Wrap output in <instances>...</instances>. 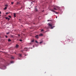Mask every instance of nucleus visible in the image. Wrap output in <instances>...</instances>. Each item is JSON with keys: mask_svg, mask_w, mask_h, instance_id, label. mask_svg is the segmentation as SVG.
<instances>
[{"mask_svg": "<svg viewBox=\"0 0 76 76\" xmlns=\"http://www.w3.org/2000/svg\"><path fill=\"white\" fill-rule=\"evenodd\" d=\"M9 33H10V32H8V33H7V34H9Z\"/></svg>", "mask_w": 76, "mask_h": 76, "instance_id": "4be33fe9", "label": "nucleus"}, {"mask_svg": "<svg viewBox=\"0 0 76 76\" xmlns=\"http://www.w3.org/2000/svg\"><path fill=\"white\" fill-rule=\"evenodd\" d=\"M15 54H16V53H15Z\"/></svg>", "mask_w": 76, "mask_h": 76, "instance_id": "4c0bfd02", "label": "nucleus"}, {"mask_svg": "<svg viewBox=\"0 0 76 76\" xmlns=\"http://www.w3.org/2000/svg\"><path fill=\"white\" fill-rule=\"evenodd\" d=\"M33 47H34V46H33Z\"/></svg>", "mask_w": 76, "mask_h": 76, "instance_id": "a19ab883", "label": "nucleus"}, {"mask_svg": "<svg viewBox=\"0 0 76 76\" xmlns=\"http://www.w3.org/2000/svg\"><path fill=\"white\" fill-rule=\"evenodd\" d=\"M25 56H26V55H25Z\"/></svg>", "mask_w": 76, "mask_h": 76, "instance_id": "79ce46f5", "label": "nucleus"}, {"mask_svg": "<svg viewBox=\"0 0 76 76\" xmlns=\"http://www.w3.org/2000/svg\"><path fill=\"white\" fill-rule=\"evenodd\" d=\"M32 3H33V2H31V4H32Z\"/></svg>", "mask_w": 76, "mask_h": 76, "instance_id": "72a5a7b5", "label": "nucleus"}, {"mask_svg": "<svg viewBox=\"0 0 76 76\" xmlns=\"http://www.w3.org/2000/svg\"><path fill=\"white\" fill-rule=\"evenodd\" d=\"M43 41H41L40 43L39 44H42V43H43Z\"/></svg>", "mask_w": 76, "mask_h": 76, "instance_id": "0eeeda50", "label": "nucleus"}, {"mask_svg": "<svg viewBox=\"0 0 76 76\" xmlns=\"http://www.w3.org/2000/svg\"><path fill=\"white\" fill-rule=\"evenodd\" d=\"M5 37H6V38H7V36H5Z\"/></svg>", "mask_w": 76, "mask_h": 76, "instance_id": "7c9ffc66", "label": "nucleus"}, {"mask_svg": "<svg viewBox=\"0 0 76 76\" xmlns=\"http://www.w3.org/2000/svg\"><path fill=\"white\" fill-rule=\"evenodd\" d=\"M20 41L21 42H22V40H21V39H20Z\"/></svg>", "mask_w": 76, "mask_h": 76, "instance_id": "bb28decb", "label": "nucleus"}, {"mask_svg": "<svg viewBox=\"0 0 76 76\" xmlns=\"http://www.w3.org/2000/svg\"><path fill=\"white\" fill-rule=\"evenodd\" d=\"M28 49V48H25L24 49V51H27Z\"/></svg>", "mask_w": 76, "mask_h": 76, "instance_id": "20e7f679", "label": "nucleus"}, {"mask_svg": "<svg viewBox=\"0 0 76 76\" xmlns=\"http://www.w3.org/2000/svg\"><path fill=\"white\" fill-rule=\"evenodd\" d=\"M20 9H19V10H20Z\"/></svg>", "mask_w": 76, "mask_h": 76, "instance_id": "58836bf2", "label": "nucleus"}, {"mask_svg": "<svg viewBox=\"0 0 76 76\" xmlns=\"http://www.w3.org/2000/svg\"><path fill=\"white\" fill-rule=\"evenodd\" d=\"M31 42H34V40L33 39L31 41Z\"/></svg>", "mask_w": 76, "mask_h": 76, "instance_id": "f3484780", "label": "nucleus"}, {"mask_svg": "<svg viewBox=\"0 0 76 76\" xmlns=\"http://www.w3.org/2000/svg\"><path fill=\"white\" fill-rule=\"evenodd\" d=\"M56 8H58V7L56 6Z\"/></svg>", "mask_w": 76, "mask_h": 76, "instance_id": "cd10ccee", "label": "nucleus"}, {"mask_svg": "<svg viewBox=\"0 0 76 76\" xmlns=\"http://www.w3.org/2000/svg\"><path fill=\"white\" fill-rule=\"evenodd\" d=\"M18 36H20V34H18Z\"/></svg>", "mask_w": 76, "mask_h": 76, "instance_id": "c85d7f7f", "label": "nucleus"}, {"mask_svg": "<svg viewBox=\"0 0 76 76\" xmlns=\"http://www.w3.org/2000/svg\"><path fill=\"white\" fill-rule=\"evenodd\" d=\"M5 18H6V19H8V18H8V17H6Z\"/></svg>", "mask_w": 76, "mask_h": 76, "instance_id": "412c9836", "label": "nucleus"}, {"mask_svg": "<svg viewBox=\"0 0 76 76\" xmlns=\"http://www.w3.org/2000/svg\"><path fill=\"white\" fill-rule=\"evenodd\" d=\"M51 11L52 12H55V13H56V14H58V12H56L54 10V9L51 10Z\"/></svg>", "mask_w": 76, "mask_h": 76, "instance_id": "f03ea898", "label": "nucleus"}, {"mask_svg": "<svg viewBox=\"0 0 76 76\" xmlns=\"http://www.w3.org/2000/svg\"><path fill=\"white\" fill-rule=\"evenodd\" d=\"M8 41H9V42H10V41H11V40L10 39H8Z\"/></svg>", "mask_w": 76, "mask_h": 76, "instance_id": "4468645a", "label": "nucleus"}, {"mask_svg": "<svg viewBox=\"0 0 76 76\" xmlns=\"http://www.w3.org/2000/svg\"><path fill=\"white\" fill-rule=\"evenodd\" d=\"M13 63V61H11V63Z\"/></svg>", "mask_w": 76, "mask_h": 76, "instance_id": "393cba45", "label": "nucleus"}, {"mask_svg": "<svg viewBox=\"0 0 76 76\" xmlns=\"http://www.w3.org/2000/svg\"><path fill=\"white\" fill-rule=\"evenodd\" d=\"M3 67H4V68H6V66H4L2 67V69H4V68H3Z\"/></svg>", "mask_w": 76, "mask_h": 76, "instance_id": "6e6552de", "label": "nucleus"}, {"mask_svg": "<svg viewBox=\"0 0 76 76\" xmlns=\"http://www.w3.org/2000/svg\"><path fill=\"white\" fill-rule=\"evenodd\" d=\"M22 54H19V56L20 57H22Z\"/></svg>", "mask_w": 76, "mask_h": 76, "instance_id": "1a4fd4ad", "label": "nucleus"}, {"mask_svg": "<svg viewBox=\"0 0 76 76\" xmlns=\"http://www.w3.org/2000/svg\"><path fill=\"white\" fill-rule=\"evenodd\" d=\"M54 9L55 10H57V9L56 8H54Z\"/></svg>", "mask_w": 76, "mask_h": 76, "instance_id": "a878e982", "label": "nucleus"}, {"mask_svg": "<svg viewBox=\"0 0 76 76\" xmlns=\"http://www.w3.org/2000/svg\"><path fill=\"white\" fill-rule=\"evenodd\" d=\"M15 47H16V48H19V45H16Z\"/></svg>", "mask_w": 76, "mask_h": 76, "instance_id": "39448f33", "label": "nucleus"}, {"mask_svg": "<svg viewBox=\"0 0 76 76\" xmlns=\"http://www.w3.org/2000/svg\"><path fill=\"white\" fill-rule=\"evenodd\" d=\"M36 42L37 43H38V42L37 40L36 41Z\"/></svg>", "mask_w": 76, "mask_h": 76, "instance_id": "b1692460", "label": "nucleus"}, {"mask_svg": "<svg viewBox=\"0 0 76 76\" xmlns=\"http://www.w3.org/2000/svg\"><path fill=\"white\" fill-rule=\"evenodd\" d=\"M6 14H9V13H8V12H7L6 13Z\"/></svg>", "mask_w": 76, "mask_h": 76, "instance_id": "c756f323", "label": "nucleus"}, {"mask_svg": "<svg viewBox=\"0 0 76 76\" xmlns=\"http://www.w3.org/2000/svg\"><path fill=\"white\" fill-rule=\"evenodd\" d=\"M41 31V32H43V31H44V30H43V29Z\"/></svg>", "mask_w": 76, "mask_h": 76, "instance_id": "6ab92c4d", "label": "nucleus"}, {"mask_svg": "<svg viewBox=\"0 0 76 76\" xmlns=\"http://www.w3.org/2000/svg\"><path fill=\"white\" fill-rule=\"evenodd\" d=\"M7 9V7H5L4 8V10H6Z\"/></svg>", "mask_w": 76, "mask_h": 76, "instance_id": "9b49d317", "label": "nucleus"}, {"mask_svg": "<svg viewBox=\"0 0 76 76\" xmlns=\"http://www.w3.org/2000/svg\"><path fill=\"white\" fill-rule=\"evenodd\" d=\"M22 7H21V8H20V9H22Z\"/></svg>", "mask_w": 76, "mask_h": 76, "instance_id": "e433bc0d", "label": "nucleus"}, {"mask_svg": "<svg viewBox=\"0 0 76 76\" xmlns=\"http://www.w3.org/2000/svg\"><path fill=\"white\" fill-rule=\"evenodd\" d=\"M39 35H37L35 36V38H39Z\"/></svg>", "mask_w": 76, "mask_h": 76, "instance_id": "7ed1b4c3", "label": "nucleus"}, {"mask_svg": "<svg viewBox=\"0 0 76 76\" xmlns=\"http://www.w3.org/2000/svg\"><path fill=\"white\" fill-rule=\"evenodd\" d=\"M0 16H1V15H0Z\"/></svg>", "mask_w": 76, "mask_h": 76, "instance_id": "ea45409f", "label": "nucleus"}, {"mask_svg": "<svg viewBox=\"0 0 76 76\" xmlns=\"http://www.w3.org/2000/svg\"><path fill=\"white\" fill-rule=\"evenodd\" d=\"M7 19H8V21L9 20H10V18H8Z\"/></svg>", "mask_w": 76, "mask_h": 76, "instance_id": "5701e85b", "label": "nucleus"}, {"mask_svg": "<svg viewBox=\"0 0 76 76\" xmlns=\"http://www.w3.org/2000/svg\"><path fill=\"white\" fill-rule=\"evenodd\" d=\"M11 58H12V59H14V57H11Z\"/></svg>", "mask_w": 76, "mask_h": 76, "instance_id": "aec40b11", "label": "nucleus"}, {"mask_svg": "<svg viewBox=\"0 0 76 76\" xmlns=\"http://www.w3.org/2000/svg\"><path fill=\"white\" fill-rule=\"evenodd\" d=\"M71 40H72V41H73V39H71Z\"/></svg>", "mask_w": 76, "mask_h": 76, "instance_id": "473e14b6", "label": "nucleus"}, {"mask_svg": "<svg viewBox=\"0 0 76 76\" xmlns=\"http://www.w3.org/2000/svg\"><path fill=\"white\" fill-rule=\"evenodd\" d=\"M35 10L36 12H37V11H38V10H37V8H36L35 9Z\"/></svg>", "mask_w": 76, "mask_h": 76, "instance_id": "ddd939ff", "label": "nucleus"}, {"mask_svg": "<svg viewBox=\"0 0 76 76\" xmlns=\"http://www.w3.org/2000/svg\"><path fill=\"white\" fill-rule=\"evenodd\" d=\"M21 51L22 53H23V50H21Z\"/></svg>", "mask_w": 76, "mask_h": 76, "instance_id": "2f4dec72", "label": "nucleus"}, {"mask_svg": "<svg viewBox=\"0 0 76 76\" xmlns=\"http://www.w3.org/2000/svg\"><path fill=\"white\" fill-rule=\"evenodd\" d=\"M56 19L57 18V16H56Z\"/></svg>", "mask_w": 76, "mask_h": 76, "instance_id": "f704fd0d", "label": "nucleus"}, {"mask_svg": "<svg viewBox=\"0 0 76 76\" xmlns=\"http://www.w3.org/2000/svg\"><path fill=\"white\" fill-rule=\"evenodd\" d=\"M49 21H51V20H48V22H49Z\"/></svg>", "mask_w": 76, "mask_h": 76, "instance_id": "2eb2a0df", "label": "nucleus"}, {"mask_svg": "<svg viewBox=\"0 0 76 76\" xmlns=\"http://www.w3.org/2000/svg\"><path fill=\"white\" fill-rule=\"evenodd\" d=\"M14 16L15 18H16V13H14Z\"/></svg>", "mask_w": 76, "mask_h": 76, "instance_id": "9d476101", "label": "nucleus"}, {"mask_svg": "<svg viewBox=\"0 0 76 76\" xmlns=\"http://www.w3.org/2000/svg\"><path fill=\"white\" fill-rule=\"evenodd\" d=\"M14 3V2H11L12 4H13Z\"/></svg>", "mask_w": 76, "mask_h": 76, "instance_id": "dca6fc26", "label": "nucleus"}, {"mask_svg": "<svg viewBox=\"0 0 76 76\" xmlns=\"http://www.w3.org/2000/svg\"><path fill=\"white\" fill-rule=\"evenodd\" d=\"M48 25L49 26H50V27H51V28H50V29H53L54 27H55V26L53 27V24L52 23H49Z\"/></svg>", "mask_w": 76, "mask_h": 76, "instance_id": "f257e3e1", "label": "nucleus"}, {"mask_svg": "<svg viewBox=\"0 0 76 76\" xmlns=\"http://www.w3.org/2000/svg\"><path fill=\"white\" fill-rule=\"evenodd\" d=\"M4 6H5L6 7H8V5L7 4H5Z\"/></svg>", "mask_w": 76, "mask_h": 76, "instance_id": "f8f14e48", "label": "nucleus"}, {"mask_svg": "<svg viewBox=\"0 0 76 76\" xmlns=\"http://www.w3.org/2000/svg\"><path fill=\"white\" fill-rule=\"evenodd\" d=\"M19 20H20V19H19Z\"/></svg>", "mask_w": 76, "mask_h": 76, "instance_id": "37998d69", "label": "nucleus"}, {"mask_svg": "<svg viewBox=\"0 0 76 76\" xmlns=\"http://www.w3.org/2000/svg\"><path fill=\"white\" fill-rule=\"evenodd\" d=\"M39 35L40 37H42L43 35V34H40Z\"/></svg>", "mask_w": 76, "mask_h": 76, "instance_id": "423d86ee", "label": "nucleus"}, {"mask_svg": "<svg viewBox=\"0 0 76 76\" xmlns=\"http://www.w3.org/2000/svg\"><path fill=\"white\" fill-rule=\"evenodd\" d=\"M8 17H9V18H11V16L10 15L8 16Z\"/></svg>", "mask_w": 76, "mask_h": 76, "instance_id": "a211bd4d", "label": "nucleus"}, {"mask_svg": "<svg viewBox=\"0 0 76 76\" xmlns=\"http://www.w3.org/2000/svg\"><path fill=\"white\" fill-rule=\"evenodd\" d=\"M1 12L0 11V14H1Z\"/></svg>", "mask_w": 76, "mask_h": 76, "instance_id": "c9c22d12", "label": "nucleus"}]
</instances>
